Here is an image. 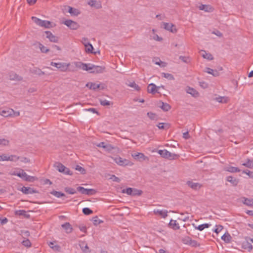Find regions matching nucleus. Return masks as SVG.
Wrapping results in <instances>:
<instances>
[{"label": "nucleus", "instance_id": "49530a36", "mask_svg": "<svg viewBox=\"0 0 253 253\" xmlns=\"http://www.w3.org/2000/svg\"><path fill=\"white\" fill-rule=\"evenodd\" d=\"M243 165L248 168L251 169L253 168V160L248 159L247 162L243 164Z\"/></svg>", "mask_w": 253, "mask_h": 253}, {"label": "nucleus", "instance_id": "3c124183", "mask_svg": "<svg viewBox=\"0 0 253 253\" xmlns=\"http://www.w3.org/2000/svg\"><path fill=\"white\" fill-rule=\"evenodd\" d=\"M203 51L204 52V53H203V55H202L203 58L208 59L209 60H211L213 59V56L211 54L207 53V52H206L205 51Z\"/></svg>", "mask_w": 253, "mask_h": 253}, {"label": "nucleus", "instance_id": "6ab92c4d", "mask_svg": "<svg viewBox=\"0 0 253 253\" xmlns=\"http://www.w3.org/2000/svg\"><path fill=\"white\" fill-rule=\"evenodd\" d=\"M154 214H159L163 218H166L168 216V211L167 210H154L153 211Z\"/></svg>", "mask_w": 253, "mask_h": 253}, {"label": "nucleus", "instance_id": "a878e982", "mask_svg": "<svg viewBox=\"0 0 253 253\" xmlns=\"http://www.w3.org/2000/svg\"><path fill=\"white\" fill-rule=\"evenodd\" d=\"M88 4L91 6L95 7L97 9H99L102 7L100 2L94 0H89L88 2Z\"/></svg>", "mask_w": 253, "mask_h": 253}, {"label": "nucleus", "instance_id": "1a4fd4ad", "mask_svg": "<svg viewBox=\"0 0 253 253\" xmlns=\"http://www.w3.org/2000/svg\"><path fill=\"white\" fill-rule=\"evenodd\" d=\"M162 27L164 29L168 31H169L173 33H175L177 32V29H176L175 25H174L172 23L163 22Z\"/></svg>", "mask_w": 253, "mask_h": 253}, {"label": "nucleus", "instance_id": "72a5a7b5", "mask_svg": "<svg viewBox=\"0 0 253 253\" xmlns=\"http://www.w3.org/2000/svg\"><path fill=\"white\" fill-rule=\"evenodd\" d=\"M86 86L88 87L90 89L96 90L99 88L100 84H96L93 83H88L86 84Z\"/></svg>", "mask_w": 253, "mask_h": 253}, {"label": "nucleus", "instance_id": "864d4df0", "mask_svg": "<svg viewBox=\"0 0 253 253\" xmlns=\"http://www.w3.org/2000/svg\"><path fill=\"white\" fill-rule=\"evenodd\" d=\"M83 212L85 215H89L91 214L93 211L88 208H84L83 209Z\"/></svg>", "mask_w": 253, "mask_h": 253}, {"label": "nucleus", "instance_id": "8fccbe9b", "mask_svg": "<svg viewBox=\"0 0 253 253\" xmlns=\"http://www.w3.org/2000/svg\"><path fill=\"white\" fill-rule=\"evenodd\" d=\"M8 77L10 80H14L16 79V73L14 71H10L8 74Z\"/></svg>", "mask_w": 253, "mask_h": 253}, {"label": "nucleus", "instance_id": "aec40b11", "mask_svg": "<svg viewBox=\"0 0 253 253\" xmlns=\"http://www.w3.org/2000/svg\"><path fill=\"white\" fill-rule=\"evenodd\" d=\"M70 63H59V64L57 67V69L60 70L62 72H66L67 71L69 66H70Z\"/></svg>", "mask_w": 253, "mask_h": 253}, {"label": "nucleus", "instance_id": "bb28decb", "mask_svg": "<svg viewBox=\"0 0 253 253\" xmlns=\"http://www.w3.org/2000/svg\"><path fill=\"white\" fill-rule=\"evenodd\" d=\"M224 170L230 172H238L241 171V170L238 168L232 166L226 167L224 168Z\"/></svg>", "mask_w": 253, "mask_h": 253}, {"label": "nucleus", "instance_id": "2f4dec72", "mask_svg": "<svg viewBox=\"0 0 253 253\" xmlns=\"http://www.w3.org/2000/svg\"><path fill=\"white\" fill-rule=\"evenodd\" d=\"M169 226L174 230H178L180 227L176 220L171 219L169 223Z\"/></svg>", "mask_w": 253, "mask_h": 253}, {"label": "nucleus", "instance_id": "69168bd1", "mask_svg": "<svg viewBox=\"0 0 253 253\" xmlns=\"http://www.w3.org/2000/svg\"><path fill=\"white\" fill-rule=\"evenodd\" d=\"M216 228L214 230V232L218 234L223 229V226L221 225H216Z\"/></svg>", "mask_w": 253, "mask_h": 253}, {"label": "nucleus", "instance_id": "0eeeda50", "mask_svg": "<svg viewBox=\"0 0 253 253\" xmlns=\"http://www.w3.org/2000/svg\"><path fill=\"white\" fill-rule=\"evenodd\" d=\"M17 189L19 191H21L23 194L26 195L38 193V191L37 190L29 187H18Z\"/></svg>", "mask_w": 253, "mask_h": 253}, {"label": "nucleus", "instance_id": "c756f323", "mask_svg": "<svg viewBox=\"0 0 253 253\" xmlns=\"http://www.w3.org/2000/svg\"><path fill=\"white\" fill-rule=\"evenodd\" d=\"M17 215L22 216L25 218H29L30 217V214L24 210H17Z\"/></svg>", "mask_w": 253, "mask_h": 253}, {"label": "nucleus", "instance_id": "c03bdc74", "mask_svg": "<svg viewBox=\"0 0 253 253\" xmlns=\"http://www.w3.org/2000/svg\"><path fill=\"white\" fill-rule=\"evenodd\" d=\"M64 190L66 192L70 194H74L77 192L75 189L68 187H65Z\"/></svg>", "mask_w": 253, "mask_h": 253}, {"label": "nucleus", "instance_id": "a211bd4d", "mask_svg": "<svg viewBox=\"0 0 253 253\" xmlns=\"http://www.w3.org/2000/svg\"><path fill=\"white\" fill-rule=\"evenodd\" d=\"M187 184L189 186L190 188H192L194 190H197L201 188V185L199 183H194L192 181H188L187 182Z\"/></svg>", "mask_w": 253, "mask_h": 253}, {"label": "nucleus", "instance_id": "ea45409f", "mask_svg": "<svg viewBox=\"0 0 253 253\" xmlns=\"http://www.w3.org/2000/svg\"><path fill=\"white\" fill-rule=\"evenodd\" d=\"M32 73L39 76H42L45 74L44 72H42V71H41L40 69L37 68H36L34 69H33Z\"/></svg>", "mask_w": 253, "mask_h": 253}, {"label": "nucleus", "instance_id": "79ce46f5", "mask_svg": "<svg viewBox=\"0 0 253 253\" xmlns=\"http://www.w3.org/2000/svg\"><path fill=\"white\" fill-rule=\"evenodd\" d=\"M50 194L57 198L65 196L64 193H62L61 192L56 191L55 190H53L52 191H51L50 192Z\"/></svg>", "mask_w": 253, "mask_h": 253}, {"label": "nucleus", "instance_id": "6e6552de", "mask_svg": "<svg viewBox=\"0 0 253 253\" xmlns=\"http://www.w3.org/2000/svg\"><path fill=\"white\" fill-rule=\"evenodd\" d=\"M63 23L72 30H77L80 27L78 23L70 19L65 20Z\"/></svg>", "mask_w": 253, "mask_h": 253}, {"label": "nucleus", "instance_id": "bf43d9fd", "mask_svg": "<svg viewBox=\"0 0 253 253\" xmlns=\"http://www.w3.org/2000/svg\"><path fill=\"white\" fill-rule=\"evenodd\" d=\"M93 47L92 45L90 43L87 45V47H85V51L87 53H93Z\"/></svg>", "mask_w": 253, "mask_h": 253}, {"label": "nucleus", "instance_id": "a19ab883", "mask_svg": "<svg viewBox=\"0 0 253 253\" xmlns=\"http://www.w3.org/2000/svg\"><path fill=\"white\" fill-rule=\"evenodd\" d=\"M23 246L28 248L31 247L32 244L28 239H24L21 242Z\"/></svg>", "mask_w": 253, "mask_h": 253}, {"label": "nucleus", "instance_id": "2eb2a0df", "mask_svg": "<svg viewBox=\"0 0 253 253\" xmlns=\"http://www.w3.org/2000/svg\"><path fill=\"white\" fill-rule=\"evenodd\" d=\"M132 156L136 160H145L147 159V157H146L143 153L135 152L131 154Z\"/></svg>", "mask_w": 253, "mask_h": 253}, {"label": "nucleus", "instance_id": "473e14b6", "mask_svg": "<svg viewBox=\"0 0 253 253\" xmlns=\"http://www.w3.org/2000/svg\"><path fill=\"white\" fill-rule=\"evenodd\" d=\"M205 72L209 74H211L214 77H217L219 75L218 71L217 70H214L210 68H206L205 69Z\"/></svg>", "mask_w": 253, "mask_h": 253}, {"label": "nucleus", "instance_id": "680f3d73", "mask_svg": "<svg viewBox=\"0 0 253 253\" xmlns=\"http://www.w3.org/2000/svg\"><path fill=\"white\" fill-rule=\"evenodd\" d=\"M82 42L85 47H87V45L90 44V42H88L87 38H83L82 39Z\"/></svg>", "mask_w": 253, "mask_h": 253}, {"label": "nucleus", "instance_id": "f257e3e1", "mask_svg": "<svg viewBox=\"0 0 253 253\" xmlns=\"http://www.w3.org/2000/svg\"><path fill=\"white\" fill-rule=\"evenodd\" d=\"M17 176L27 182H34L38 180L37 177L28 175L23 169H17Z\"/></svg>", "mask_w": 253, "mask_h": 253}, {"label": "nucleus", "instance_id": "de8ad7c7", "mask_svg": "<svg viewBox=\"0 0 253 253\" xmlns=\"http://www.w3.org/2000/svg\"><path fill=\"white\" fill-rule=\"evenodd\" d=\"M92 220L93 224L96 226L103 222L102 220L98 219L97 216L93 217Z\"/></svg>", "mask_w": 253, "mask_h": 253}, {"label": "nucleus", "instance_id": "e2e57ef3", "mask_svg": "<svg viewBox=\"0 0 253 253\" xmlns=\"http://www.w3.org/2000/svg\"><path fill=\"white\" fill-rule=\"evenodd\" d=\"M86 189L83 187L79 186L77 188V190L81 193L82 194H85Z\"/></svg>", "mask_w": 253, "mask_h": 253}, {"label": "nucleus", "instance_id": "052dcab7", "mask_svg": "<svg viewBox=\"0 0 253 253\" xmlns=\"http://www.w3.org/2000/svg\"><path fill=\"white\" fill-rule=\"evenodd\" d=\"M104 149L110 152L114 149V147L112 145L107 143L105 146Z\"/></svg>", "mask_w": 253, "mask_h": 253}, {"label": "nucleus", "instance_id": "f03ea898", "mask_svg": "<svg viewBox=\"0 0 253 253\" xmlns=\"http://www.w3.org/2000/svg\"><path fill=\"white\" fill-rule=\"evenodd\" d=\"M158 153L163 158L170 160H176L179 157V155L178 154L170 153L166 149L159 150H158Z\"/></svg>", "mask_w": 253, "mask_h": 253}, {"label": "nucleus", "instance_id": "338daca9", "mask_svg": "<svg viewBox=\"0 0 253 253\" xmlns=\"http://www.w3.org/2000/svg\"><path fill=\"white\" fill-rule=\"evenodd\" d=\"M243 172L247 174L251 178H253V172L250 171L248 169H246L243 171Z\"/></svg>", "mask_w": 253, "mask_h": 253}, {"label": "nucleus", "instance_id": "e433bc0d", "mask_svg": "<svg viewBox=\"0 0 253 253\" xmlns=\"http://www.w3.org/2000/svg\"><path fill=\"white\" fill-rule=\"evenodd\" d=\"M221 239L226 243H229L231 239V237L229 233H225L222 237Z\"/></svg>", "mask_w": 253, "mask_h": 253}, {"label": "nucleus", "instance_id": "ddd939ff", "mask_svg": "<svg viewBox=\"0 0 253 253\" xmlns=\"http://www.w3.org/2000/svg\"><path fill=\"white\" fill-rule=\"evenodd\" d=\"M186 91L187 93L191 94L193 97H197L199 96V93L192 87L189 86L186 87Z\"/></svg>", "mask_w": 253, "mask_h": 253}, {"label": "nucleus", "instance_id": "7c9ffc66", "mask_svg": "<svg viewBox=\"0 0 253 253\" xmlns=\"http://www.w3.org/2000/svg\"><path fill=\"white\" fill-rule=\"evenodd\" d=\"M192 225L195 227V228L196 229H198L199 231H202L205 228H209L211 226V224H208V223L203 224L200 225H199L198 226H196L195 225V224H192Z\"/></svg>", "mask_w": 253, "mask_h": 253}, {"label": "nucleus", "instance_id": "6e6d98bb", "mask_svg": "<svg viewBox=\"0 0 253 253\" xmlns=\"http://www.w3.org/2000/svg\"><path fill=\"white\" fill-rule=\"evenodd\" d=\"M100 103L102 106H108L111 104L110 101L106 99H100Z\"/></svg>", "mask_w": 253, "mask_h": 253}, {"label": "nucleus", "instance_id": "412c9836", "mask_svg": "<svg viewBox=\"0 0 253 253\" xmlns=\"http://www.w3.org/2000/svg\"><path fill=\"white\" fill-rule=\"evenodd\" d=\"M61 227L65 230L67 233H70L73 231V228L69 222H66L65 223L62 224Z\"/></svg>", "mask_w": 253, "mask_h": 253}, {"label": "nucleus", "instance_id": "7ed1b4c3", "mask_svg": "<svg viewBox=\"0 0 253 253\" xmlns=\"http://www.w3.org/2000/svg\"><path fill=\"white\" fill-rule=\"evenodd\" d=\"M32 19L37 25L41 27L45 28H50L51 27V22L49 21L42 20L34 16L32 17Z\"/></svg>", "mask_w": 253, "mask_h": 253}, {"label": "nucleus", "instance_id": "58836bf2", "mask_svg": "<svg viewBox=\"0 0 253 253\" xmlns=\"http://www.w3.org/2000/svg\"><path fill=\"white\" fill-rule=\"evenodd\" d=\"M19 235H21L23 239H27L30 236V232L28 230H21Z\"/></svg>", "mask_w": 253, "mask_h": 253}, {"label": "nucleus", "instance_id": "f3484780", "mask_svg": "<svg viewBox=\"0 0 253 253\" xmlns=\"http://www.w3.org/2000/svg\"><path fill=\"white\" fill-rule=\"evenodd\" d=\"M105 69V67L99 66H95L93 65V68L92 69V71H90V73H102L104 72Z\"/></svg>", "mask_w": 253, "mask_h": 253}, {"label": "nucleus", "instance_id": "f704fd0d", "mask_svg": "<svg viewBox=\"0 0 253 253\" xmlns=\"http://www.w3.org/2000/svg\"><path fill=\"white\" fill-rule=\"evenodd\" d=\"M215 99L217 102L222 103H227L228 101V98L225 96H218L217 97H216Z\"/></svg>", "mask_w": 253, "mask_h": 253}, {"label": "nucleus", "instance_id": "603ef678", "mask_svg": "<svg viewBox=\"0 0 253 253\" xmlns=\"http://www.w3.org/2000/svg\"><path fill=\"white\" fill-rule=\"evenodd\" d=\"M179 59L185 63H189L190 62L189 57L187 56H180Z\"/></svg>", "mask_w": 253, "mask_h": 253}, {"label": "nucleus", "instance_id": "5701e85b", "mask_svg": "<svg viewBox=\"0 0 253 253\" xmlns=\"http://www.w3.org/2000/svg\"><path fill=\"white\" fill-rule=\"evenodd\" d=\"M242 202L248 206H253V199H248L246 197H242L241 198Z\"/></svg>", "mask_w": 253, "mask_h": 253}, {"label": "nucleus", "instance_id": "5fc2aeb1", "mask_svg": "<svg viewBox=\"0 0 253 253\" xmlns=\"http://www.w3.org/2000/svg\"><path fill=\"white\" fill-rule=\"evenodd\" d=\"M163 77L169 80H173L174 79L173 76L169 73H163Z\"/></svg>", "mask_w": 253, "mask_h": 253}, {"label": "nucleus", "instance_id": "9b49d317", "mask_svg": "<svg viewBox=\"0 0 253 253\" xmlns=\"http://www.w3.org/2000/svg\"><path fill=\"white\" fill-rule=\"evenodd\" d=\"M160 88V86H156L154 84L151 83L149 84L147 87V91L148 93L154 94L156 93H159L158 89Z\"/></svg>", "mask_w": 253, "mask_h": 253}, {"label": "nucleus", "instance_id": "dca6fc26", "mask_svg": "<svg viewBox=\"0 0 253 253\" xmlns=\"http://www.w3.org/2000/svg\"><path fill=\"white\" fill-rule=\"evenodd\" d=\"M199 9L201 10H204L205 12H212L213 10V8L210 5H206V4H201L198 7Z\"/></svg>", "mask_w": 253, "mask_h": 253}, {"label": "nucleus", "instance_id": "37998d69", "mask_svg": "<svg viewBox=\"0 0 253 253\" xmlns=\"http://www.w3.org/2000/svg\"><path fill=\"white\" fill-rule=\"evenodd\" d=\"M38 45L39 46V48L41 49L42 52L47 53L48 51H49V49L47 48L45 46L43 45L41 43L38 42Z\"/></svg>", "mask_w": 253, "mask_h": 253}, {"label": "nucleus", "instance_id": "4468645a", "mask_svg": "<svg viewBox=\"0 0 253 253\" xmlns=\"http://www.w3.org/2000/svg\"><path fill=\"white\" fill-rule=\"evenodd\" d=\"M30 160L29 158L25 157H17V165L22 166L24 164L29 163Z\"/></svg>", "mask_w": 253, "mask_h": 253}, {"label": "nucleus", "instance_id": "393cba45", "mask_svg": "<svg viewBox=\"0 0 253 253\" xmlns=\"http://www.w3.org/2000/svg\"><path fill=\"white\" fill-rule=\"evenodd\" d=\"M12 112H14L12 109H5L0 111V114L4 117H7L10 116Z\"/></svg>", "mask_w": 253, "mask_h": 253}, {"label": "nucleus", "instance_id": "4c0bfd02", "mask_svg": "<svg viewBox=\"0 0 253 253\" xmlns=\"http://www.w3.org/2000/svg\"><path fill=\"white\" fill-rule=\"evenodd\" d=\"M76 67L80 69L84 70H86V64L83 63L81 62H77L75 63Z\"/></svg>", "mask_w": 253, "mask_h": 253}, {"label": "nucleus", "instance_id": "c85d7f7f", "mask_svg": "<svg viewBox=\"0 0 253 253\" xmlns=\"http://www.w3.org/2000/svg\"><path fill=\"white\" fill-rule=\"evenodd\" d=\"M243 248L244 249L247 250L249 252H250L253 249V246L251 243L247 240L243 243Z\"/></svg>", "mask_w": 253, "mask_h": 253}, {"label": "nucleus", "instance_id": "b1692460", "mask_svg": "<svg viewBox=\"0 0 253 253\" xmlns=\"http://www.w3.org/2000/svg\"><path fill=\"white\" fill-rule=\"evenodd\" d=\"M79 246L84 253H88L90 252L87 245L85 244L84 242L80 243Z\"/></svg>", "mask_w": 253, "mask_h": 253}, {"label": "nucleus", "instance_id": "09e8293b", "mask_svg": "<svg viewBox=\"0 0 253 253\" xmlns=\"http://www.w3.org/2000/svg\"><path fill=\"white\" fill-rule=\"evenodd\" d=\"M15 157L14 155L7 156L6 155H2V161H13V158Z\"/></svg>", "mask_w": 253, "mask_h": 253}, {"label": "nucleus", "instance_id": "cd10ccee", "mask_svg": "<svg viewBox=\"0 0 253 253\" xmlns=\"http://www.w3.org/2000/svg\"><path fill=\"white\" fill-rule=\"evenodd\" d=\"M226 180L230 182L233 186H236L239 181L236 178L233 177L232 176H229L226 177Z\"/></svg>", "mask_w": 253, "mask_h": 253}, {"label": "nucleus", "instance_id": "39448f33", "mask_svg": "<svg viewBox=\"0 0 253 253\" xmlns=\"http://www.w3.org/2000/svg\"><path fill=\"white\" fill-rule=\"evenodd\" d=\"M114 161L119 165L121 166H131L133 163H131L129 160L126 159H123L120 157H116L113 158Z\"/></svg>", "mask_w": 253, "mask_h": 253}, {"label": "nucleus", "instance_id": "c9c22d12", "mask_svg": "<svg viewBox=\"0 0 253 253\" xmlns=\"http://www.w3.org/2000/svg\"><path fill=\"white\" fill-rule=\"evenodd\" d=\"M185 243L188 244L192 247H197L199 246V244H198L196 241L190 239L188 237L187 238V240Z\"/></svg>", "mask_w": 253, "mask_h": 253}, {"label": "nucleus", "instance_id": "774afa93", "mask_svg": "<svg viewBox=\"0 0 253 253\" xmlns=\"http://www.w3.org/2000/svg\"><path fill=\"white\" fill-rule=\"evenodd\" d=\"M147 116L149 117V118L151 120H155L156 118V114L152 113V112H148L147 113Z\"/></svg>", "mask_w": 253, "mask_h": 253}, {"label": "nucleus", "instance_id": "f8f14e48", "mask_svg": "<svg viewBox=\"0 0 253 253\" xmlns=\"http://www.w3.org/2000/svg\"><path fill=\"white\" fill-rule=\"evenodd\" d=\"M45 34L46 35V37L48 38L49 41L51 42H57L58 41V37L53 35L51 32L47 31L45 32Z\"/></svg>", "mask_w": 253, "mask_h": 253}, {"label": "nucleus", "instance_id": "0e129e2a", "mask_svg": "<svg viewBox=\"0 0 253 253\" xmlns=\"http://www.w3.org/2000/svg\"><path fill=\"white\" fill-rule=\"evenodd\" d=\"M8 143H9L8 140H7L6 139H5L3 138L0 139V145H3V146L7 145Z\"/></svg>", "mask_w": 253, "mask_h": 253}, {"label": "nucleus", "instance_id": "13d9d810", "mask_svg": "<svg viewBox=\"0 0 253 253\" xmlns=\"http://www.w3.org/2000/svg\"><path fill=\"white\" fill-rule=\"evenodd\" d=\"M75 169L80 171L82 174L85 173V169L79 165H77L76 166Z\"/></svg>", "mask_w": 253, "mask_h": 253}, {"label": "nucleus", "instance_id": "423d86ee", "mask_svg": "<svg viewBox=\"0 0 253 253\" xmlns=\"http://www.w3.org/2000/svg\"><path fill=\"white\" fill-rule=\"evenodd\" d=\"M55 165L56 167L57 170L59 172L64 173L65 174L71 175L73 173L68 168L64 166L63 164L60 163H57Z\"/></svg>", "mask_w": 253, "mask_h": 253}, {"label": "nucleus", "instance_id": "20e7f679", "mask_svg": "<svg viewBox=\"0 0 253 253\" xmlns=\"http://www.w3.org/2000/svg\"><path fill=\"white\" fill-rule=\"evenodd\" d=\"M122 193H126V194L131 196H140L142 194V191L135 188L129 187L126 189H123Z\"/></svg>", "mask_w": 253, "mask_h": 253}, {"label": "nucleus", "instance_id": "a18cd8bd", "mask_svg": "<svg viewBox=\"0 0 253 253\" xmlns=\"http://www.w3.org/2000/svg\"><path fill=\"white\" fill-rule=\"evenodd\" d=\"M127 85L134 88L137 91H139L140 89V87L134 82L129 83L127 84Z\"/></svg>", "mask_w": 253, "mask_h": 253}, {"label": "nucleus", "instance_id": "4be33fe9", "mask_svg": "<svg viewBox=\"0 0 253 253\" xmlns=\"http://www.w3.org/2000/svg\"><path fill=\"white\" fill-rule=\"evenodd\" d=\"M159 106L165 111H168L171 108L169 104L161 101L159 103Z\"/></svg>", "mask_w": 253, "mask_h": 253}, {"label": "nucleus", "instance_id": "4d7b16f0", "mask_svg": "<svg viewBox=\"0 0 253 253\" xmlns=\"http://www.w3.org/2000/svg\"><path fill=\"white\" fill-rule=\"evenodd\" d=\"M96 193L95 190L93 189H86L85 195H93Z\"/></svg>", "mask_w": 253, "mask_h": 253}, {"label": "nucleus", "instance_id": "9d476101", "mask_svg": "<svg viewBox=\"0 0 253 253\" xmlns=\"http://www.w3.org/2000/svg\"><path fill=\"white\" fill-rule=\"evenodd\" d=\"M63 10L68 12L72 16H78L80 14V11L79 9L70 6H65Z\"/></svg>", "mask_w": 253, "mask_h": 253}]
</instances>
